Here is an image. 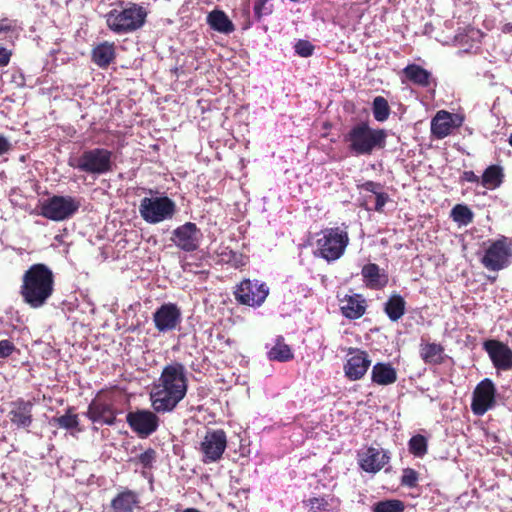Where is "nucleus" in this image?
I'll return each instance as SVG.
<instances>
[{
    "mask_svg": "<svg viewBox=\"0 0 512 512\" xmlns=\"http://www.w3.org/2000/svg\"><path fill=\"white\" fill-rule=\"evenodd\" d=\"M418 481V474L415 470L407 468L403 471L401 484L407 487H415Z\"/></svg>",
    "mask_w": 512,
    "mask_h": 512,
    "instance_id": "ea45409f",
    "label": "nucleus"
},
{
    "mask_svg": "<svg viewBox=\"0 0 512 512\" xmlns=\"http://www.w3.org/2000/svg\"><path fill=\"white\" fill-rule=\"evenodd\" d=\"M463 179L467 182L478 183L480 178L473 171H465L463 173Z\"/></svg>",
    "mask_w": 512,
    "mask_h": 512,
    "instance_id": "09e8293b",
    "label": "nucleus"
},
{
    "mask_svg": "<svg viewBox=\"0 0 512 512\" xmlns=\"http://www.w3.org/2000/svg\"><path fill=\"white\" fill-rule=\"evenodd\" d=\"M463 118L458 114H452L441 110L436 113L431 121V132L438 138L448 136L454 128L461 126Z\"/></svg>",
    "mask_w": 512,
    "mask_h": 512,
    "instance_id": "6ab92c4d",
    "label": "nucleus"
},
{
    "mask_svg": "<svg viewBox=\"0 0 512 512\" xmlns=\"http://www.w3.org/2000/svg\"><path fill=\"white\" fill-rule=\"evenodd\" d=\"M11 148L9 140L0 134V156L8 152Z\"/></svg>",
    "mask_w": 512,
    "mask_h": 512,
    "instance_id": "de8ad7c7",
    "label": "nucleus"
},
{
    "mask_svg": "<svg viewBox=\"0 0 512 512\" xmlns=\"http://www.w3.org/2000/svg\"><path fill=\"white\" fill-rule=\"evenodd\" d=\"M138 504V495L131 490H125L117 494L111 501V509L112 512H133Z\"/></svg>",
    "mask_w": 512,
    "mask_h": 512,
    "instance_id": "4be33fe9",
    "label": "nucleus"
},
{
    "mask_svg": "<svg viewBox=\"0 0 512 512\" xmlns=\"http://www.w3.org/2000/svg\"><path fill=\"white\" fill-rule=\"evenodd\" d=\"M34 402L18 398L10 403L8 417L17 429H28L33 422Z\"/></svg>",
    "mask_w": 512,
    "mask_h": 512,
    "instance_id": "f3484780",
    "label": "nucleus"
},
{
    "mask_svg": "<svg viewBox=\"0 0 512 512\" xmlns=\"http://www.w3.org/2000/svg\"><path fill=\"white\" fill-rule=\"evenodd\" d=\"M510 334L512 335V332Z\"/></svg>",
    "mask_w": 512,
    "mask_h": 512,
    "instance_id": "5fc2aeb1",
    "label": "nucleus"
},
{
    "mask_svg": "<svg viewBox=\"0 0 512 512\" xmlns=\"http://www.w3.org/2000/svg\"><path fill=\"white\" fill-rule=\"evenodd\" d=\"M427 439L423 435H415L408 442L409 452L415 457H423L427 453Z\"/></svg>",
    "mask_w": 512,
    "mask_h": 512,
    "instance_id": "f704fd0d",
    "label": "nucleus"
},
{
    "mask_svg": "<svg viewBox=\"0 0 512 512\" xmlns=\"http://www.w3.org/2000/svg\"><path fill=\"white\" fill-rule=\"evenodd\" d=\"M51 424L69 430L76 428L79 425V421L78 416L76 414L71 413V410L69 409L66 414L59 417H53L51 419Z\"/></svg>",
    "mask_w": 512,
    "mask_h": 512,
    "instance_id": "c9c22d12",
    "label": "nucleus"
},
{
    "mask_svg": "<svg viewBox=\"0 0 512 512\" xmlns=\"http://www.w3.org/2000/svg\"><path fill=\"white\" fill-rule=\"evenodd\" d=\"M363 189L365 191H368V192H371L373 193L374 195H376V193H379V189H380V184L378 183H375L373 181H367L363 184Z\"/></svg>",
    "mask_w": 512,
    "mask_h": 512,
    "instance_id": "49530a36",
    "label": "nucleus"
},
{
    "mask_svg": "<svg viewBox=\"0 0 512 512\" xmlns=\"http://www.w3.org/2000/svg\"><path fill=\"white\" fill-rule=\"evenodd\" d=\"M404 504L400 500H384L374 504L373 512H403Z\"/></svg>",
    "mask_w": 512,
    "mask_h": 512,
    "instance_id": "e433bc0d",
    "label": "nucleus"
},
{
    "mask_svg": "<svg viewBox=\"0 0 512 512\" xmlns=\"http://www.w3.org/2000/svg\"><path fill=\"white\" fill-rule=\"evenodd\" d=\"M316 241L317 252L328 262L338 260L349 244L346 226L326 228L322 230Z\"/></svg>",
    "mask_w": 512,
    "mask_h": 512,
    "instance_id": "39448f33",
    "label": "nucleus"
},
{
    "mask_svg": "<svg viewBox=\"0 0 512 512\" xmlns=\"http://www.w3.org/2000/svg\"><path fill=\"white\" fill-rule=\"evenodd\" d=\"M227 447V437L223 430H209L203 437L199 451L202 454V461L210 464L219 461Z\"/></svg>",
    "mask_w": 512,
    "mask_h": 512,
    "instance_id": "1a4fd4ad",
    "label": "nucleus"
},
{
    "mask_svg": "<svg viewBox=\"0 0 512 512\" xmlns=\"http://www.w3.org/2000/svg\"><path fill=\"white\" fill-rule=\"evenodd\" d=\"M80 200L72 196H53L42 205V215L53 221H63L79 209Z\"/></svg>",
    "mask_w": 512,
    "mask_h": 512,
    "instance_id": "6e6552de",
    "label": "nucleus"
},
{
    "mask_svg": "<svg viewBox=\"0 0 512 512\" xmlns=\"http://www.w3.org/2000/svg\"><path fill=\"white\" fill-rule=\"evenodd\" d=\"M53 289L54 276L46 265L34 264L23 274L20 294L31 308L42 307L51 297Z\"/></svg>",
    "mask_w": 512,
    "mask_h": 512,
    "instance_id": "f03ea898",
    "label": "nucleus"
},
{
    "mask_svg": "<svg viewBox=\"0 0 512 512\" xmlns=\"http://www.w3.org/2000/svg\"><path fill=\"white\" fill-rule=\"evenodd\" d=\"M146 16L142 6L131 4L122 10L113 9L107 13L106 23L113 32L128 33L142 27Z\"/></svg>",
    "mask_w": 512,
    "mask_h": 512,
    "instance_id": "423d86ee",
    "label": "nucleus"
},
{
    "mask_svg": "<svg viewBox=\"0 0 512 512\" xmlns=\"http://www.w3.org/2000/svg\"><path fill=\"white\" fill-rule=\"evenodd\" d=\"M387 133L384 129H375L366 122L354 125L344 136L349 151L356 156L371 155L373 151L383 149Z\"/></svg>",
    "mask_w": 512,
    "mask_h": 512,
    "instance_id": "7ed1b4c3",
    "label": "nucleus"
},
{
    "mask_svg": "<svg viewBox=\"0 0 512 512\" xmlns=\"http://www.w3.org/2000/svg\"><path fill=\"white\" fill-rule=\"evenodd\" d=\"M295 52L301 57H309L314 52V46L307 40H299L295 44Z\"/></svg>",
    "mask_w": 512,
    "mask_h": 512,
    "instance_id": "58836bf2",
    "label": "nucleus"
},
{
    "mask_svg": "<svg viewBox=\"0 0 512 512\" xmlns=\"http://www.w3.org/2000/svg\"><path fill=\"white\" fill-rule=\"evenodd\" d=\"M113 152L106 148L85 149L79 155L68 158V165L80 172L92 176H101L113 170Z\"/></svg>",
    "mask_w": 512,
    "mask_h": 512,
    "instance_id": "20e7f679",
    "label": "nucleus"
},
{
    "mask_svg": "<svg viewBox=\"0 0 512 512\" xmlns=\"http://www.w3.org/2000/svg\"><path fill=\"white\" fill-rule=\"evenodd\" d=\"M443 348L436 343L421 345V358L428 364H438L442 361Z\"/></svg>",
    "mask_w": 512,
    "mask_h": 512,
    "instance_id": "7c9ffc66",
    "label": "nucleus"
},
{
    "mask_svg": "<svg viewBox=\"0 0 512 512\" xmlns=\"http://www.w3.org/2000/svg\"><path fill=\"white\" fill-rule=\"evenodd\" d=\"M387 201H388V195L386 193H384V192L376 193L375 206H374L375 211L382 212L383 207L385 206Z\"/></svg>",
    "mask_w": 512,
    "mask_h": 512,
    "instance_id": "c03bdc74",
    "label": "nucleus"
},
{
    "mask_svg": "<svg viewBox=\"0 0 512 512\" xmlns=\"http://www.w3.org/2000/svg\"><path fill=\"white\" fill-rule=\"evenodd\" d=\"M16 347L12 341L5 339L0 341V358L4 359L9 357L14 351Z\"/></svg>",
    "mask_w": 512,
    "mask_h": 512,
    "instance_id": "79ce46f5",
    "label": "nucleus"
},
{
    "mask_svg": "<svg viewBox=\"0 0 512 512\" xmlns=\"http://www.w3.org/2000/svg\"><path fill=\"white\" fill-rule=\"evenodd\" d=\"M269 0H255L254 14L257 19L267 16L272 13V6L268 4Z\"/></svg>",
    "mask_w": 512,
    "mask_h": 512,
    "instance_id": "4c0bfd02",
    "label": "nucleus"
},
{
    "mask_svg": "<svg viewBox=\"0 0 512 512\" xmlns=\"http://www.w3.org/2000/svg\"><path fill=\"white\" fill-rule=\"evenodd\" d=\"M403 73L409 81L418 86L428 87L431 84V73L419 65H408L404 68Z\"/></svg>",
    "mask_w": 512,
    "mask_h": 512,
    "instance_id": "a878e982",
    "label": "nucleus"
},
{
    "mask_svg": "<svg viewBox=\"0 0 512 512\" xmlns=\"http://www.w3.org/2000/svg\"><path fill=\"white\" fill-rule=\"evenodd\" d=\"M372 382L387 386L397 380V372L389 363H376L371 371Z\"/></svg>",
    "mask_w": 512,
    "mask_h": 512,
    "instance_id": "5701e85b",
    "label": "nucleus"
},
{
    "mask_svg": "<svg viewBox=\"0 0 512 512\" xmlns=\"http://www.w3.org/2000/svg\"><path fill=\"white\" fill-rule=\"evenodd\" d=\"M269 294L268 286L258 280H243L235 291L237 301L251 307L261 306Z\"/></svg>",
    "mask_w": 512,
    "mask_h": 512,
    "instance_id": "9d476101",
    "label": "nucleus"
},
{
    "mask_svg": "<svg viewBox=\"0 0 512 512\" xmlns=\"http://www.w3.org/2000/svg\"><path fill=\"white\" fill-rule=\"evenodd\" d=\"M361 273H362L363 278L367 282L368 286H370L371 288L380 287V286L384 285V283L386 282V280L382 281V276L380 274V268L378 265H376L374 263H369V264L365 265L362 268Z\"/></svg>",
    "mask_w": 512,
    "mask_h": 512,
    "instance_id": "2f4dec72",
    "label": "nucleus"
},
{
    "mask_svg": "<svg viewBox=\"0 0 512 512\" xmlns=\"http://www.w3.org/2000/svg\"><path fill=\"white\" fill-rule=\"evenodd\" d=\"M371 360L367 352L357 349H348V358L344 365V372L348 379L356 381L361 379L367 372Z\"/></svg>",
    "mask_w": 512,
    "mask_h": 512,
    "instance_id": "dca6fc26",
    "label": "nucleus"
},
{
    "mask_svg": "<svg viewBox=\"0 0 512 512\" xmlns=\"http://www.w3.org/2000/svg\"><path fill=\"white\" fill-rule=\"evenodd\" d=\"M308 512H327L328 502L324 498H311Z\"/></svg>",
    "mask_w": 512,
    "mask_h": 512,
    "instance_id": "a19ab883",
    "label": "nucleus"
},
{
    "mask_svg": "<svg viewBox=\"0 0 512 512\" xmlns=\"http://www.w3.org/2000/svg\"><path fill=\"white\" fill-rule=\"evenodd\" d=\"M502 169L499 166H489L483 173L481 184L487 189H495L502 183Z\"/></svg>",
    "mask_w": 512,
    "mask_h": 512,
    "instance_id": "c756f323",
    "label": "nucleus"
},
{
    "mask_svg": "<svg viewBox=\"0 0 512 512\" xmlns=\"http://www.w3.org/2000/svg\"><path fill=\"white\" fill-rule=\"evenodd\" d=\"M183 512H199L198 510L196 509H193V508H189V509H186L185 511Z\"/></svg>",
    "mask_w": 512,
    "mask_h": 512,
    "instance_id": "3c124183",
    "label": "nucleus"
},
{
    "mask_svg": "<svg viewBox=\"0 0 512 512\" xmlns=\"http://www.w3.org/2000/svg\"><path fill=\"white\" fill-rule=\"evenodd\" d=\"M510 255L508 240L506 237H501L487 247L481 262L486 269L499 271L508 266Z\"/></svg>",
    "mask_w": 512,
    "mask_h": 512,
    "instance_id": "9b49d317",
    "label": "nucleus"
},
{
    "mask_svg": "<svg viewBox=\"0 0 512 512\" xmlns=\"http://www.w3.org/2000/svg\"><path fill=\"white\" fill-rule=\"evenodd\" d=\"M176 204L168 196L144 197L140 201L139 214L149 224H158L174 217Z\"/></svg>",
    "mask_w": 512,
    "mask_h": 512,
    "instance_id": "0eeeda50",
    "label": "nucleus"
},
{
    "mask_svg": "<svg viewBox=\"0 0 512 512\" xmlns=\"http://www.w3.org/2000/svg\"><path fill=\"white\" fill-rule=\"evenodd\" d=\"M11 53L4 47H0V67L6 66L10 61Z\"/></svg>",
    "mask_w": 512,
    "mask_h": 512,
    "instance_id": "a18cd8bd",
    "label": "nucleus"
},
{
    "mask_svg": "<svg viewBox=\"0 0 512 512\" xmlns=\"http://www.w3.org/2000/svg\"><path fill=\"white\" fill-rule=\"evenodd\" d=\"M114 57L115 49L112 43H102L93 50V61L99 67L108 66L113 61Z\"/></svg>",
    "mask_w": 512,
    "mask_h": 512,
    "instance_id": "c85d7f7f",
    "label": "nucleus"
},
{
    "mask_svg": "<svg viewBox=\"0 0 512 512\" xmlns=\"http://www.w3.org/2000/svg\"><path fill=\"white\" fill-rule=\"evenodd\" d=\"M181 310L174 303H165L153 313L155 328L160 333H166L177 328L181 323Z\"/></svg>",
    "mask_w": 512,
    "mask_h": 512,
    "instance_id": "2eb2a0df",
    "label": "nucleus"
},
{
    "mask_svg": "<svg viewBox=\"0 0 512 512\" xmlns=\"http://www.w3.org/2000/svg\"><path fill=\"white\" fill-rule=\"evenodd\" d=\"M202 233L195 223L186 222L172 232L171 241L181 250L192 252L199 248Z\"/></svg>",
    "mask_w": 512,
    "mask_h": 512,
    "instance_id": "ddd939ff",
    "label": "nucleus"
},
{
    "mask_svg": "<svg viewBox=\"0 0 512 512\" xmlns=\"http://www.w3.org/2000/svg\"><path fill=\"white\" fill-rule=\"evenodd\" d=\"M209 26L223 34H230L235 30L234 24L228 16L221 10H213L207 16Z\"/></svg>",
    "mask_w": 512,
    "mask_h": 512,
    "instance_id": "b1692460",
    "label": "nucleus"
},
{
    "mask_svg": "<svg viewBox=\"0 0 512 512\" xmlns=\"http://www.w3.org/2000/svg\"><path fill=\"white\" fill-rule=\"evenodd\" d=\"M188 389L186 368L175 362L163 368L150 393L151 406L157 413L172 412L184 399Z\"/></svg>",
    "mask_w": 512,
    "mask_h": 512,
    "instance_id": "f257e3e1",
    "label": "nucleus"
},
{
    "mask_svg": "<svg viewBox=\"0 0 512 512\" xmlns=\"http://www.w3.org/2000/svg\"><path fill=\"white\" fill-rule=\"evenodd\" d=\"M389 461L386 452L381 448L370 447L360 459V466L366 472L376 473Z\"/></svg>",
    "mask_w": 512,
    "mask_h": 512,
    "instance_id": "412c9836",
    "label": "nucleus"
},
{
    "mask_svg": "<svg viewBox=\"0 0 512 512\" xmlns=\"http://www.w3.org/2000/svg\"><path fill=\"white\" fill-rule=\"evenodd\" d=\"M271 361L286 362L293 359L294 354L289 345L284 342L283 337H277L274 346L267 353Z\"/></svg>",
    "mask_w": 512,
    "mask_h": 512,
    "instance_id": "cd10ccee",
    "label": "nucleus"
},
{
    "mask_svg": "<svg viewBox=\"0 0 512 512\" xmlns=\"http://www.w3.org/2000/svg\"><path fill=\"white\" fill-rule=\"evenodd\" d=\"M495 386L490 379L482 380L475 388L471 410L477 416L484 415L495 404Z\"/></svg>",
    "mask_w": 512,
    "mask_h": 512,
    "instance_id": "4468645a",
    "label": "nucleus"
},
{
    "mask_svg": "<svg viewBox=\"0 0 512 512\" xmlns=\"http://www.w3.org/2000/svg\"><path fill=\"white\" fill-rule=\"evenodd\" d=\"M372 112L376 121L384 122L388 119L390 108L387 100L382 96H377L373 100Z\"/></svg>",
    "mask_w": 512,
    "mask_h": 512,
    "instance_id": "72a5a7b5",
    "label": "nucleus"
},
{
    "mask_svg": "<svg viewBox=\"0 0 512 512\" xmlns=\"http://www.w3.org/2000/svg\"><path fill=\"white\" fill-rule=\"evenodd\" d=\"M12 29V23L7 20L3 19L0 21V33H6Z\"/></svg>",
    "mask_w": 512,
    "mask_h": 512,
    "instance_id": "8fccbe9b",
    "label": "nucleus"
},
{
    "mask_svg": "<svg viewBox=\"0 0 512 512\" xmlns=\"http://www.w3.org/2000/svg\"><path fill=\"white\" fill-rule=\"evenodd\" d=\"M87 417L94 423L113 425L116 413L112 404L101 398L93 400L88 407Z\"/></svg>",
    "mask_w": 512,
    "mask_h": 512,
    "instance_id": "aec40b11",
    "label": "nucleus"
},
{
    "mask_svg": "<svg viewBox=\"0 0 512 512\" xmlns=\"http://www.w3.org/2000/svg\"><path fill=\"white\" fill-rule=\"evenodd\" d=\"M507 29L508 30L512 29V24L511 25H507Z\"/></svg>",
    "mask_w": 512,
    "mask_h": 512,
    "instance_id": "864d4df0",
    "label": "nucleus"
},
{
    "mask_svg": "<svg viewBox=\"0 0 512 512\" xmlns=\"http://www.w3.org/2000/svg\"><path fill=\"white\" fill-rule=\"evenodd\" d=\"M155 460V451L153 449H148L145 452L141 453L138 457L139 463L142 464L143 467H151L152 463Z\"/></svg>",
    "mask_w": 512,
    "mask_h": 512,
    "instance_id": "37998d69",
    "label": "nucleus"
},
{
    "mask_svg": "<svg viewBox=\"0 0 512 512\" xmlns=\"http://www.w3.org/2000/svg\"><path fill=\"white\" fill-rule=\"evenodd\" d=\"M483 348L496 369L507 371L512 368V350L508 345L498 340H487Z\"/></svg>",
    "mask_w": 512,
    "mask_h": 512,
    "instance_id": "a211bd4d",
    "label": "nucleus"
},
{
    "mask_svg": "<svg viewBox=\"0 0 512 512\" xmlns=\"http://www.w3.org/2000/svg\"><path fill=\"white\" fill-rule=\"evenodd\" d=\"M509 144L512 146V134L509 137Z\"/></svg>",
    "mask_w": 512,
    "mask_h": 512,
    "instance_id": "603ef678",
    "label": "nucleus"
},
{
    "mask_svg": "<svg viewBox=\"0 0 512 512\" xmlns=\"http://www.w3.org/2000/svg\"><path fill=\"white\" fill-rule=\"evenodd\" d=\"M156 413L155 411L145 409L129 412L126 416V421L139 437L146 438L159 427V418Z\"/></svg>",
    "mask_w": 512,
    "mask_h": 512,
    "instance_id": "f8f14e48",
    "label": "nucleus"
},
{
    "mask_svg": "<svg viewBox=\"0 0 512 512\" xmlns=\"http://www.w3.org/2000/svg\"><path fill=\"white\" fill-rule=\"evenodd\" d=\"M365 301L360 295L349 296L343 301L342 313L349 319H358L365 313Z\"/></svg>",
    "mask_w": 512,
    "mask_h": 512,
    "instance_id": "393cba45",
    "label": "nucleus"
},
{
    "mask_svg": "<svg viewBox=\"0 0 512 512\" xmlns=\"http://www.w3.org/2000/svg\"><path fill=\"white\" fill-rule=\"evenodd\" d=\"M451 217L459 225L467 226L473 221V212L468 206L457 204L451 210Z\"/></svg>",
    "mask_w": 512,
    "mask_h": 512,
    "instance_id": "473e14b6",
    "label": "nucleus"
},
{
    "mask_svg": "<svg viewBox=\"0 0 512 512\" xmlns=\"http://www.w3.org/2000/svg\"><path fill=\"white\" fill-rule=\"evenodd\" d=\"M406 302L399 294H392L385 303L384 311L391 321H398L405 313Z\"/></svg>",
    "mask_w": 512,
    "mask_h": 512,
    "instance_id": "bb28decb",
    "label": "nucleus"
}]
</instances>
